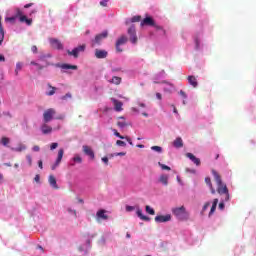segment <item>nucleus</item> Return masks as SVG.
I'll list each match as a JSON object with an SVG mask.
<instances>
[{"mask_svg":"<svg viewBox=\"0 0 256 256\" xmlns=\"http://www.w3.org/2000/svg\"><path fill=\"white\" fill-rule=\"evenodd\" d=\"M160 183H163V185H168L169 176L168 175H161L160 176Z\"/></svg>","mask_w":256,"mask_h":256,"instance_id":"c85d7f7f","label":"nucleus"},{"mask_svg":"<svg viewBox=\"0 0 256 256\" xmlns=\"http://www.w3.org/2000/svg\"><path fill=\"white\" fill-rule=\"evenodd\" d=\"M38 167H39V169H43V161L42 160L38 161Z\"/></svg>","mask_w":256,"mask_h":256,"instance_id":"13d9d810","label":"nucleus"},{"mask_svg":"<svg viewBox=\"0 0 256 256\" xmlns=\"http://www.w3.org/2000/svg\"><path fill=\"white\" fill-rule=\"evenodd\" d=\"M126 211H128V212L135 211V207L134 206H126Z\"/></svg>","mask_w":256,"mask_h":256,"instance_id":"3c124183","label":"nucleus"},{"mask_svg":"<svg viewBox=\"0 0 256 256\" xmlns=\"http://www.w3.org/2000/svg\"><path fill=\"white\" fill-rule=\"evenodd\" d=\"M211 206L210 202H206L203 206V211H207V209H209V207Z\"/></svg>","mask_w":256,"mask_h":256,"instance_id":"a18cd8bd","label":"nucleus"},{"mask_svg":"<svg viewBox=\"0 0 256 256\" xmlns=\"http://www.w3.org/2000/svg\"><path fill=\"white\" fill-rule=\"evenodd\" d=\"M60 69H73L74 71H77V65H71V64H60L58 65Z\"/></svg>","mask_w":256,"mask_h":256,"instance_id":"b1692460","label":"nucleus"},{"mask_svg":"<svg viewBox=\"0 0 256 256\" xmlns=\"http://www.w3.org/2000/svg\"><path fill=\"white\" fill-rule=\"evenodd\" d=\"M29 7H33V3H28L24 5V9H29Z\"/></svg>","mask_w":256,"mask_h":256,"instance_id":"052dcab7","label":"nucleus"},{"mask_svg":"<svg viewBox=\"0 0 256 256\" xmlns=\"http://www.w3.org/2000/svg\"><path fill=\"white\" fill-rule=\"evenodd\" d=\"M172 107H173V113H179L178 111H177V108L175 107V105H172Z\"/></svg>","mask_w":256,"mask_h":256,"instance_id":"774afa93","label":"nucleus"},{"mask_svg":"<svg viewBox=\"0 0 256 256\" xmlns=\"http://www.w3.org/2000/svg\"><path fill=\"white\" fill-rule=\"evenodd\" d=\"M172 213L179 219V221H187V219H189V212H187L185 206L173 208Z\"/></svg>","mask_w":256,"mask_h":256,"instance_id":"f03ea898","label":"nucleus"},{"mask_svg":"<svg viewBox=\"0 0 256 256\" xmlns=\"http://www.w3.org/2000/svg\"><path fill=\"white\" fill-rule=\"evenodd\" d=\"M56 113H57V111H55V109H53V108L45 110L43 113L44 123H49V122L53 121V117H55Z\"/></svg>","mask_w":256,"mask_h":256,"instance_id":"7ed1b4c3","label":"nucleus"},{"mask_svg":"<svg viewBox=\"0 0 256 256\" xmlns=\"http://www.w3.org/2000/svg\"><path fill=\"white\" fill-rule=\"evenodd\" d=\"M73 161H74L75 163H83V158H81V156H79V155H75V156L73 157Z\"/></svg>","mask_w":256,"mask_h":256,"instance_id":"473e14b6","label":"nucleus"},{"mask_svg":"<svg viewBox=\"0 0 256 256\" xmlns=\"http://www.w3.org/2000/svg\"><path fill=\"white\" fill-rule=\"evenodd\" d=\"M21 69H23V64H21L20 62H18V63L16 64V70L21 71Z\"/></svg>","mask_w":256,"mask_h":256,"instance_id":"49530a36","label":"nucleus"},{"mask_svg":"<svg viewBox=\"0 0 256 256\" xmlns=\"http://www.w3.org/2000/svg\"><path fill=\"white\" fill-rule=\"evenodd\" d=\"M119 71H121V68H114V69H112V72H113V73H117V72H119Z\"/></svg>","mask_w":256,"mask_h":256,"instance_id":"e2e57ef3","label":"nucleus"},{"mask_svg":"<svg viewBox=\"0 0 256 256\" xmlns=\"http://www.w3.org/2000/svg\"><path fill=\"white\" fill-rule=\"evenodd\" d=\"M31 51L32 53H37V46H32Z\"/></svg>","mask_w":256,"mask_h":256,"instance_id":"680f3d73","label":"nucleus"},{"mask_svg":"<svg viewBox=\"0 0 256 256\" xmlns=\"http://www.w3.org/2000/svg\"><path fill=\"white\" fill-rule=\"evenodd\" d=\"M68 55L74 57L75 59H77L79 57V52L76 50V48H74L72 51L71 50H67Z\"/></svg>","mask_w":256,"mask_h":256,"instance_id":"cd10ccee","label":"nucleus"},{"mask_svg":"<svg viewBox=\"0 0 256 256\" xmlns=\"http://www.w3.org/2000/svg\"><path fill=\"white\" fill-rule=\"evenodd\" d=\"M141 27H143L144 25H148L149 27H153L155 26V20L148 16L146 18L143 19V21L140 23Z\"/></svg>","mask_w":256,"mask_h":256,"instance_id":"1a4fd4ad","label":"nucleus"},{"mask_svg":"<svg viewBox=\"0 0 256 256\" xmlns=\"http://www.w3.org/2000/svg\"><path fill=\"white\" fill-rule=\"evenodd\" d=\"M48 182L53 187V189H59V186L57 185V179H55V176L50 175L48 178Z\"/></svg>","mask_w":256,"mask_h":256,"instance_id":"a211bd4d","label":"nucleus"},{"mask_svg":"<svg viewBox=\"0 0 256 256\" xmlns=\"http://www.w3.org/2000/svg\"><path fill=\"white\" fill-rule=\"evenodd\" d=\"M85 48H86V45L83 44V45L76 47L75 49L78 53H83V51H85Z\"/></svg>","mask_w":256,"mask_h":256,"instance_id":"f704fd0d","label":"nucleus"},{"mask_svg":"<svg viewBox=\"0 0 256 256\" xmlns=\"http://www.w3.org/2000/svg\"><path fill=\"white\" fill-rule=\"evenodd\" d=\"M179 95H181V97H183V99H187V94L185 93V91L180 90Z\"/></svg>","mask_w":256,"mask_h":256,"instance_id":"de8ad7c7","label":"nucleus"},{"mask_svg":"<svg viewBox=\"0 0 256 256\" xmlns=\"http://www.w3.org/2000/svg\"><path fill=\"white\" fill-rule=\"evenodd\" d=\"M121 81H122L121 77L114 76L112 77L111 80H109V83H112L113 85H121Z\"/></svg>","mask_w":256,"mask_h":256,"instance_id":"a878e982","label":"nucleus"},{"mask_svg":"<svg viewBox=\"0 0 256 256\" xmlns=\"http://www.w3.org/2000/svg\"><path fill=\"white\" fill-rule=\"evenodd\" d=\"M205 183L210 188L212 195H215L216 191H215V188H213V183H211V178L210 177H206L205 178Z\"/></svg>","mask_w":256,"mask_h":256,"instance_id":"4be33fe9","label":"nucleus"},{"mask_svg":"<svg viewBox=\"0 0 256 256\" xmlns=\"http://www.w3.org/2000/svg\"><path fill=\"white\" fill-rule=\"evenodd\" d=\"M102 161H103V163H105V165H109V158L103 157Z\"/></svg>","mask_w":256,"mask_h":256,"instance_id":"6e6d98bb","label":"nucleus"},{"mask_svg":"<svg viewBox=\"0 0 256 256\" xmlns=\"http://www.w3.org/2000/svg\"><path fill=\"white\" fill-rule=\"evenodd\" d=\"M173 146L176 147V149H181L183 147V139L181 137H178L174 140Z\"/></svg>","mask_w":256,"mask_h":256,"instance_id":"412c9836","label":"nucleus"},{"mask_svg":"<svg viewBox=\"0 0 256 256\" xmlns=\"http://www.w3.org/2000/svg\"><path fill=\"white\" fill-rule=\"evenodd\" d=\"M154 27H155V29H157L158 31L161 30V29H163L161 26H159V25H157V24H154Z\"/></svg>","mask_w":256,"mask_h":256,"instance_id":"69168bd1","label":"nucleus"},{"mask_svg":"<svg viewBox=\"0 0 256 256\" xmlns=\"http://www.w3.org/2000/svg\"><path fill=\"white\" fill-rule=\"evenodd\" d=\"M114 135L119 139H126L129 145H133V141L128 136H122L117 130H114Z\"/></svg>","mask_w":256,"mask_h":256,"instance_id":"aec40b11","label":"nucleus"},{"mask_svg":"<svg viewBox=\"0 0 256 256\" xmlns=\"http://www.w3.org/2000/svg\"><path fill=\"white\" fill-rule=\"evenodd\" d=\"M20 23H26V25H32L33 19H28L27 16L23 15L19 18Z\"/></svg>","mask_w":256,"mask_h":256,"instance_id":"393cba45","label":"nucleus"},{"mask_svg":"<svg viewBox=\"0 0 256 256\" xmlns=\"http://www.w3.org/2000/svg\"><path fill=\"white\" fill-rule=\"evenodd\" d=\"M217 208L215 206H212L211 209H210V212H209V217H211V215H213L215 213V210Z\"/></svg>","mask_w":256,"mask_h":256,"instance_id":"09e8293b","label":"nucleus"},{"mask_svg":"<svg viewBox=\"0 0 256 256\" xmlns=\"http://www.w3.org/2000/svg\"><path fill=\"white\" fill-rule=\"evenodd\" d=\"M159 167H161V169L163 171H171V167L165 165V164H161V162L158 163Z\"/></svg>","mask_w":256,"mask_h":256,"instance_id":"2f4dec72","label":"nucleus"},{"mask_svg":"<svg viewBox=\"0 0 256 256\" xmlns=\"http://www.w3.org/2000/svg\"><path fill=\"white\" fill-rule=\"evenodd\" d=\"M186 157L188 159H190V161L193 162L194 165H196L197 167H199L201 165V159L195 157V155H193V153H186Z\"/></svg>","mask_w":256,"mask_h":256,"instance_id":"9d476101","label":"nucleus"},{"mask_svg":"<svg viewBox=\"0 0 256 256\" xmlns=\"http://www.w3.org/2000/svg\"><path fill=\"white\" fill-rule=\"evenodd\" d=\"M63 155H65V150L63 148L58 150V156L55 163L52 165V171H55L59 165H61V161L63 160Z\"/></svg>","mask_w":256,"mask_h":256,"instance_id":"423d86ee","label":"nucleus"},{"mask_svg":"<svg viewBox=\"0 0 256 256\" xmlns=\"http://www.w3.org/2000/svg\"><path fill=\"white\" fill-rule=\"evenodd\" d=\"M32 151H34L35 153H38V151H41V148L39 146H33Z\"/></svg>","mask_w":256,"mask_h":256,"instance_id":"8fccbe9b","label":"nucleus"},{"mask_svg":"<svg viewBox=\"0 0 256 256\" xmlns=\"http://www.w3.org/2000/svg\"><path fill=\"white\" fill-rule=\"evenodd\" d=\"M109 35V32L104 31L98 35L95 36V39L92 41V46L95 47V45H101V41H103V39H107Z\"/></svg>","mask_w":256,"mask_h":256,"instance_id":"39448f33","label":"nucleus"},{"mask_svg":"<svg viewBox=\"0 0 256 256\" xmlns=\"http://www.w3.org/2000/svg\"><path fill=\"white\" fill-rule=\"evenodd\" d=\"M83 152L85 153V155H88L89 158L95 159V152H93V149H91V147L84 145Z\"/></svg>","mask_w":256,"mask_h":256,"instance_id":"ddd939ff","label":"nucleus"},{"mask_svg":"<svg viewBox=\"0 0 256 256\" xmlns=\"http://www.w3.org/2000/svg\"><path fill=\"white\" fill-rule=\"evenodd\" d=\"M151 149L152 151H156L157 153L163 152V148H161L160 146H152Z\"/></svg>","mask_w":256,"mask_h":256,"instance_id":"e433bc0d","label":"nucleus"},{"mask_svg":"<svg viewBox=\"0 0 256 256\" xmlns=\"http://www.w3.org/2000/svg\"><path fill=\"white\" fill-rule=\"evenodd\" d=\"M125 155H126L125 152H119L115 154L116 157H125Z\"/></svg>","mask_w":256,"mask_h":256,"instance_id":"864d4df0","label":"nucleus"},{"mask_svg":"<svg viewBox=\"0 0 256 256\" xmlns=\"http://www.w3.org/2000/svg\"><path fill=\"white\" fill-rule=\"evenodd\" d=\"M67 98H71V94L67 93L66 95L62 96V99L65 100Z\"/></svg>","mask_w":256,"mask_h":256,"instance_id":"bf43d9fd","label":"nucleus"},{"mask_svg":"<svg viewBox=\"0 0 256 256\" xmlns=\"http://www.w3.org/2000/svg\"><path fill=\"white\" fill-rule=\"evenodd\" d=\"M118 119H122L123 121H118L117 126L120 127V129H123L124 127H127V122L125 121V117L120 116Z\"/></svg>","mask_w":256,"mask_h":256,"instance_id":"bb28decb","label":"nucleus"},{"mask_svg":"<svg viewBox=\"0 0 256 256\" xmlns=\"http://www.w3.org/2000/svg\"><path fill=\"white\" fill-rule=\"evenodd\" d=\"M26 159L28 161L29 166L31 167V165H33V158H31V155H27Z\"/></svg>","mask_w":256,"mask_h":256,"instance_id":"79ce46f5","label":"nucleus"},{"mask_svg":"<svg viewBox=\"0 0 256 256\" xmlns=\"http://www.w3.org/2000/svg\"><path fill=\"white\" fill-rule=\"evenodd\" d=\"M136 215H138V217L142 221H151V218H149L148 216L143 215V210H141L140 208L137 209Z\"/></svg>","mask_w":256,"mask_h":256,"instance_id":"6ab92c4d","label":"nucleus"},{"mask_svg":"<svg viewBox=\"0 0 256 256\" xmlns=\"http://www.w3.org/2000/svg\"><path fill=\"white\" fill-rule=\"evenodd\" d=\"M105 213H106L105 210H99V211L96 213V219H97V221H107V219H109V216H107Z\"/></svg>","mask_w":256,"mask_h":256,"instance_id":"f8f14e48","label":"nucleus"},{"mask_svg":"<svg viewBox=\"0 0 256 256\" xmlns=\"http://www.w3.org/2000/svg\"><path fill=\"white\" fill-rule=\"evenodd\" d=\"M50 45L53 49H63V44L58 39H50Z\"/></svg>","mask_w":256,"mask_h":256,"instance_id":"9b49d317","label":"nucleus"},{"mask_svg":"<svg viewBox=\"0 0 256 256\" xmlns=\"http://www.w3.org/2000/svg\"><path fill=\"white\" fill-rule=\"evenodd\" d=\"M116 145H118V147H127V143H125V141L122 140H117Z\"/></svg>","mask_w":256,"mask_h":256,"instance_id":"58836bf2","label":"nucleus"},{"mask_svg":"<svg viewBox=\"0 0 256 256\" xmlns=\"http://www.w3.org/2000/svg\"><path fill=\"white\" fill-rule=\"evenodd\" d=\"M25 149H27V146L20 144L19 147L14 149V151H18L19 153H21V151H25Z\"/></svg>","mask_w":256,"mask_h":256,"instance_id":"72a5a7b5","label":"nucleus"},{"mask_svg":"<svg viewBox=\"0 0 256 256\" xmlns=\"http://www.w3.org/2000/svg\"><path fill=\"white\" fill-rule=\"evenodd\" d=\"M16 19L19 18L21 19V17H23V11H21V9L16 8V15H15Z\"/></svg>","mask_w":256,"mask_h":256,"instance_id":"c9c22d12","label":"nucleus"},{"mask_svg":"<svg viewBox=\"0 0 256 256\" xmlns=\"http://www.w3.org/2000/svg\"><path fill=\"white\" fill-rule=\"evenodd\" d=\"M41 131L43 135H49L53 133V127L49 126L47 123L44 122V124L41 126Z\"/></svg>","mask_w":256,"mask_h":256,"instance_id":"2eb2a0df","label":"nucleus"},{"mask_svg":"<svg viewBox=\"0 0 256 256\" xmlns=\"http://www.w3.org/2000/svg\"><path fill=\"white\" fill-rule=\"evenodd\" d=\"M212 175L214 177V180L216 181L217 193L224 198V201H229L230 195L229 188H227V184L223 183V180L221 179V175H219V172L212 170Z\"/></svg>","mask_w":256,"mask_h":256,"instance_id":"f257e3e1","label":"nucleus"},{"mask_svg":"<svg viewBox=\"0 0 256 256\" xmlns=\"http://www.w3.org/2000/svg\"><path fill=\"white\" fill-rule=\"evenodd\" d=\"M40 179H41V176H40L39 174H37V175L34 177V181H35L36 183H39Z\"/></svg>","mask_w":256,"mask_h":256,"instance_id":"5fc2aeb1","label":"nucleus"},{"mask_svg":"<svg viewBox=\"0 0 256 256\" xmlns=\"http://www.w3.org/2000/svg\"><path fill=\"white\" fill-rule=\"evenodd\" d=\"M218 203H219V199L215 198V199L213 200L212 207H216V208H217Z\"/></svg>","mask_w":256,"mask_h":256,"instance_id":"603ef678","label":"nucleus"},{"mask_svg":"<svg viewBox=\"0 0 256 256\" xmlns=\"http://www.w3.org/2000/svg\"><path fill=\"white\" fill-rule=\"evenodd\" d=\"M49 89H51V91L47 92L46 95H48V97L53 96V94L55 93V91H57V88L51 86V84H48Z\"/></svg>","mask_w":256,"mask_h":256,"instance_id":"c756f323","label":"nucleus"},{"mask_svg":"<svg viewBox=\"0 0 256 256\" xmlns=\"http://www.w3.org/2000/svg\"><path fill=\"white\" fill-rule=\"evenodd\" d=\"M127 33L130 37V41L133 43V45H137V41L139 40L137 38V30L135 29V25H131L128 30Z\"/></svg>","mask_w":256,"mask_h":256,"instance_id":"20e7f679","label":"nucleus"},{"mask_svg":"<svg viewBox=\"0 0 256 256\" xmlns=\"http://www.w3.org/2000/svg\"><path fill=\"white\" fill-rule=\"evenodd\" d=\"M5 39V30H3V24L1 23V15H0V45L3 44Z\"/></svg>","mask_w":256,"mask_h":256,"instance_id":"5701e85b","label":"nucleus"},{"mask_svg":"<svg viewBox=\"0 0 256 256\" xmlns=\"http://www.w3.org/2000/svg\"><path fill=\"white\" fill-rule=\"evenodd\" d=\"M107 55H108V52L106 50H99V49L95 50L96 59H106Z\"/></svg>","mask_w":256,"mask_h":256,"instance_id":"dca6fc26","label":"nucleus"},{"mask_svg":"<svg viewBox=\"0 0 256 256\" xmlns=\"http://www.w3.org/2000/svg\"><path fill=\"white\" fill-rule=\"evenodd\" d=\"M156 97H157V99H159L161 101V99H162L161 93H156Z\"/></svg>","mask_w":256,"mask_h":256,"instance_id":"338daca9","label":"nucleus"},{"mask_svg":"<svg viewBox=\"0 0 256 256\" xmlns=\"http://www.w3.org/2000/svg\"><path fill=\"white\" fill-rule=\"evenodd\" d=\"M1 143H2V145H4V146L9 145V138H7V137H2Z\"/></svg>","mask_w":256,"mask_h":256,"instance_id":"ea45409f","label":"nucleus"},{"mask_svg":"<svg viewBox=\"0 0 256 256\" xmlns=\"http://www.w3.org/2000/svg\"><path fill=\"white\" fill-rule=\"evenodd\" d=\"M146 213H148V215H155V210L153 208H151V206L147 205Z\"/></svg>","mask_w":256,"mask_h":256,"instance_id":"7c9ffc66","label":"nucleus"},{"mask_svg":"<svg viewBox=\"0 0 256 256\" xmlns=\"http://www.w3.org/2000/svg\"><path fill=\"white\" fill-rule=\"evenodd\" d=\"M187 80H188L189 85H192L194 87V89L198 87L199 82H197V77L188 76Z\"/></svg>","mask_w":256,"mask_h":256,"instance_id":"f3484780","label":"nucleus"},{"mask_svg":"<svg viewBox=\"0 0 256 256\" xmlns=\"http://www.w3.org/2000/svg\"><path fill=\"white\" fill-rule=\"evenodd\" d=\"M57 147H59V144H58L57 142H54V143H52V144L50 145L51 151L57 149Z\"/></svg>","mask_w":256,"mask_h":256,"instance_id":"37998d69","label":"nucleus"},{"mask_svg":"<svg viewBox=\"0 0 256 256\" xmlns=\"http://www.w3.org/2000/svg\"><path fill=\"white\" fill-rule=\"evenodd\" d=\"M127 41H129V39L125 35H122L120 38H118V40L116 41V51L118 53H123V49H121V45H125Z\"/></svg>","mask_w":256,"mask_h":256,"instance_id":"0eeeda50","label":"nucleus"},{"mask_svg":"<svg viewBox=\"0 0 256 256\" xmlns=\"http://www.w3.org/2000/svg\"><path fill=\"white\" fill-rule=\"evenodd\" d=\"M141 21V16H133L131 19L132 23H139Z\"/></svg>","mask_w":256,"mask_h":256,"instance_id":"a19ab883","label":"nucleus"},{"mask_svg":"<svg viewBox=\"0 0 256 256\" xmlns=\"http://www.w3.org/2000/svg\"><path fill=\"white\" fill-rule=\"evenodd\" d=\"M107 3H109V0H102V1H100L101 7H107Z\"/></svg>","mask_w":256,"mask_h":256,"instance_id":"c03bdc74","label":"nucleus"},{"mask_svg":"<svg viewBox=\"0 0 256 256\" xmlns=\"http://www.w3.org/2000/svg\"><path fill=\"white\" fill-rule=\"evenodd\" d=\"M5 62V56H3V54H0V62Z\"/></svg>","mask_w":256,"mask_h":256,"instance_id":"0e129e2a","label":"nucleus"},{"mask_svg":"<svg viewBox=\"0 0 256 256\" xmlns=\"http://www.w3.org/2000/svg\"><path fill=\"white\" fill-rule=\"evenodd\" d=\"M16 19H17V17L14 16V17L6 18V21H11V22H13V21H15Z\"/></svg>","mask_w":256,"mask_h":256,"instance_id":"4d7b16f0","label":"nucleus"},{"mask_svg":"<svg viewBox=\"0 0 256 256\" xmlns=\"http://www.w3.org/2000/svg\"><path fill=\"white\" fill-rule=\"evenodd\" d=\"M225 203H227V201H225V198H222V201L219 203V206H218L221 211L225 209Z\"/></svg>","mask_w":256,"mask_h":256,"instance_id":"4c0bfd02","label":"nucleus"},{"mask_svg":"<svg viewBox=\"0 0 256 256\" xmlns=\"http://www.w3.org/2000/svg\"><path fill=\"white\" fill-rule=\"evenodd\" d=\"M167 221H171V215H158L155 217L156 223H167Z\"/></svg>","mask_w":256,"mask_h":256,"instance_id":"6e6552de","label":"nucleus"},{"mask_svg":"<svg viewBox=\"0 0 256 256\" xmlns=\"http://www.w3.org/2000/svg\"><path fill=\"white\" fill-rule=\"evenodd\" d=\"M111 101H112V103L114 105L115 111H118V112L119 111H123V102H121V101H119V100H117L115 98H112Z\"/></svg>","mask_w":256,"mask_h":256,"instance_id":"4468645a","label":"nucleus"}]
</instances>
